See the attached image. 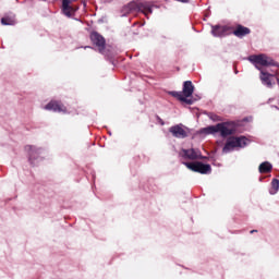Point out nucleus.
Listing matches in <instances>:
<instances>
[{
    "label": "nucleus",
    "instance_id": "6",
    "mask_svg": "<svg viewBox=\"0 0 279 279\" xmlns=\"http://www.w3.org/2000/svg\"><path fill=\"white\" fill-rule=\"evenodd\" d=\"M251 64H254L257 71H263L260 66H277L279 69V63L274 60L271 57H267V54H253L247 58Z\"/></svg>",
    "mask_w": 279,
    "mask_h": 279
},
{
    "label": "nucleus",
    "instance_id": "11",
    "mask_svg": "<svg viewBox=\"0 0 279 279\" xmlns=\"http://www.w3.org/2000/svg\"><path fill=\"white\" fill-rule=\"evenodd\" d=\"M230 34H233V36L236 38H245V36L252 34V29H250V27L243 26L242 24H238Z\"/></svg>",
    "mask_w": 279,
    "mask_h": 279
},
{
    "label": "nucleus",
    "instance_id": "2",
    "mask_svg": "<svg viewBox=\"0 0 279 279\" xmlns=\"http://www.w3.org/2000/svg\"><path fill=\"white\" fill-rule=\"evenodd\" d=\"M89 40L92 41L93 46L97 48L98 53L105 56V59L110 62L113 66H117V61L114 60V53L112 51L106 49V37L101 35L97 31H93L89 34Z\"/></svg>",
    "mask_w": 279,
    "mask_h": 279
},
{
    "label": "nucleus",
    "instance_id": "19",
    "mask_svg": "<svg viewBox=\"0 0 279 279\" xmlns=\"http://www.w3.org/2000/svg\"><path fill=\"white\" fill-rule=\"evenodd\" d=\"M279 191V180L272 179L271 181V189L269 190L270 195H276Z\"/></svg>",
    "mask_w": 279,
    "mask_h": 279
},
{
    "label": "nucleus",
    "instance_id": "15",
    "mask_svg": "<svg viewBox=\"0 0 279 279\" xmlns=\"http://www.w3.org/2000/svg\"><path fill=\"white\" fill-rule=\"evenodd\" d=\"M168 95H170L171 97H174L175 99H178V101H182V104H186L187 106H193V99H189L184 97L182 92L170 90L168 92Z\"/></svg>",
    "mask_w": 279,
    "mask_h": 279
},
{
    "label": "nucleus",
    "instance_id": "22",
    "mask_svg": "<svg viewBox=\"0 0 279 279\" xmlns=\"http://www.w3.org/2000/svg\"><path fill=\"white\" fill-rule=\"evenodd\" d=\"M189 99H192L193 104H195V101H199V99H202V97H199L198 95H195V96L192 95V97H190Z\"/></svg>",
    "mask_w": 279,
    "mask_h": 279
},
{
    "label": "nucleus",
    "instance_id": "25",
    "mask_svg": "<svg viewBox=\"0 0 279 279\" xmlns=\"http://www.w3.org/2000/svg\"><path fill=\"white\" fill-rule=\"evenodd\" d=\"M84 49H95L93 46H85Z\"/></svg>",
    "mask_w": 279,
    "mask_h": 279
},
{
    "label": "nucleus",
    "instance_id": "26",
    "mask_svg": "<svg viewBox=\"0 0 279 279\" xmlns=\"http://www.w3.org/2000/svg\"><path fill=\"white\" fill-rule=\"evenodd\" d=\"M250 232H251V234H254L255 232H258V230L253 229V230H251Z\"/></svg>",
    "mask_w": 279,
    "mask_h": 279
},
{
    "label": "nucleus",
    "instance_id": "30",
    "mask_svg": "<svg viewBox=\"0 0 279 279\" xmlns=\"http://www.w3.org/2000/svg\"><path fill=\"white\" fill-rule=\"evenodd\" d=\"M259 182H263V178H259Z\"/></svg>",
    "mask_w": 279,
    "mask_h": 279
},
{
    "label": "nucleus",
    "instance_id": "1",
    "mask_svg": "<svg viewBox=\"0 0 279 279\" xmlns=\"http://www.w3.org/2000/svg\"><path fill=\"white\" fill-rule=\"evenodd\" d=\"M239 128H241L239 121H225L216 125L201 128L196 134H204L205 136H216V134H219L220 138H230V136H234L239 132Z\"/></svg>",
    "mask_w": 279,
    "mask_h": 279
},
{
    "label": "nucleus",
    "instance_id": "7",
    "mask_svg": "<svg viewBox=\"0 0 279 279\" xmlns=\"http://www.w3.org/2000/svg\"><path fill=\"white\" fill-rule=\"evenodd\" d=\"M182 165L194 173H201V175H209V173H213L210 163H205L203 161H183Z\"/></svg>",
    "mask_w": 279,
    "mask_h": 279
},
{
    "label": "nucleus",
    "instance_id": "21",
    "mask_svg": "<svg viewBox=\"0 0 279 279\" xmlns=\"http://www.w3.org/2000/svg\"><path fill=\"white\" fill-rule=\"evenodd\" d=\"M155 119H156L157 123H159V125H165V120H162V118H160V116L156 114Z\"/></svg>",
    "mask_w": 279,
    "mask_h": 279
},
{
    "label": "nucleus",
    "instance_id": "17",
    "mask_svg": "<svg viewBox=\"0 0 279 279\" xmlns=\"http://www.w3.org/2000/svg\"><path fill=\"white\" fill-rule=\"evenodd\" d=\"M259 77L264 86H267V88H271V77H274V75H271L269 72L260 71Z\"/></svg>",
    "mask_w": 279,
    "mask_h": 279
},
{
    "label": "nucleus",
    "instance_id": "4",
    "mask_svg": "<svg viewBox=\"0 0 279 279\" xmlns=\"http://www.w3.org/2000/svg\"><path fill=\"white\" fill-rule=\"evenodd\" d=\"M250 143H252V140L247 138L245 135L230 136L226 140L222 154H230L234 151V149H245Z\"/></svg>",
    "mask_w": 279,
    "mask_h": 279
},
{
    "label": "nucleus",
    "instance_id": "9",
    "mask_svg": "<svg viewBox=\"0 0 279 279\" xmlns=\"http://www.w3.org/2000/svg\"><path fill=\"white\" fill-rule=\"evenodd\" d=\"M232 29H234L232 26L216 24L211 25L210 34L214 38H226V36H230L228 32H232Z\"/></svg>",
    "mask_w": 279,
    "mask_h": 279
},
{
    "label": "nucleus",
    "instance_id": "18",
    "mask_svg": "<svg viewBox=\"0 0 279 279\" xmlns=\"http://www.w3.org/2000/svg\"><path fill=\"white\" fill-rule=\"evenodd\" d=\"M274 171V165L269 161H264L258 166L259 173H271Z\"/></svg>",
    "mask_w": 279,
    "mask_h": 279
},
{
    "label": "nucleus",
    "instance_id": "5",
    "mask_svg": "<svg viewBox=\"0 0 279 279\" xmlns=\"http://www.w3.org/2000/svg\"><path fill=\"white\" fill-rule=\"evenodd\" d=\"M24 149L28 154V162L32 167H38V163L43 162L47 156V150L43 147L26 145Z\"/></svg>",
    "mask_w": 279,
    "mask_h": 279
},
{
    "label": "nucleus",
    "instance_id": "20",
    "mask_svg": "<svg viewBox=\"0 0 279 279\" xmlns=\"http://www.w3.org/2000/svg\"><path fill=\"white\" fill-rule=\"evenodd\" d=\"M208 118L210 119V121H214V123L221 121V117L213 112L208 114Z\"/></svg>",
    "mask_w": 279,
    "mask_h": 279
},
{
    "label": "nucleus",
    "instance_id": "12",
    "mask_svg": "<svg viewBox=\"0 0 279 279\" xmlns=\"http://www.w3.org/2000/svg\"><path fill=\"white\" fill-rule=\"evenodd\" d=\"M181 93H182L183 97H185V99L193 97V94L195 93V85H193V82L184 81Z\"/></svg>",
    "mask_w": 279,
    "mask_h": 279
},
{
    "label": "nucleus",
    "instance_id": "13",
    "mask_svg": "<svg viewBox=\"0 0 279 279\" xmlns=\"http://www.w3.org/2000/svg\"><path fill=\"white\" fill-rule=\"evenodd\" d=\"M44 110H48V112H64V106L58 100H50L45 105Z\"/></svg>",
    "mask_w": 279,
    "mask_h": 279
},
{
    "label": "nucleus",
    "instance_id": "31",
    "mask_svg": "<svg viewBox=\"0 0 279 279\" xmlns=\"http://www.w3.org/2000/svg\"><path fill=\"white\" fill-rule=\"evenodd\" d=\"M239 73V71H235V74H238Z\"/></svg>",
    "mask_w": 279,
    "mask_h": 279
},
{
    "label": "nucleus",
    "instance_id": "23",
    "mask_svg": "<svg viewBox=\"0 0 279 279\" xmlns=\"http://www.w3.org/2000/svg\"><path fill=\"white\" fill-rule=\"evenodd\" d=\"M179 1V3H189L191 0H175Z\"/></svg>",
    "mask_w": 279,
    "mask_h": 279
},
{
    "label": "nucleus",
    "instance_id": "24",
    "mask_svg": "<svg viewBox=\"0 0 279 279\" xmlns=\"http://www.w3.org/2000/svg\"><path fill=\"white\" fill-rule=\"evenodd\" d=\"M105 3H112L114 0H102Z\"/></svg>",
    "mask_w": 279,
    "mask_h": 279
},
{
    "label": "nucleus",
    "instance_id": "8",
    "mask_svg": "<svg viewBox=\"0 0 279 279\" xmlns=\"http://www.w3.org/2000/svg\"><path fill=\"white\" fill-rule=\"evenodd\" d=\"M179 158H183V160H206V156L202 155V150L197 148H182L179 151Z\"/></svg>",
    "mask_w": 279,
    "mask_h": 279
},
{
    "label": "nucleus",
    "instance_id": "10",
    "mask_svg": "<svg viewBox=\"0 0 279 279\" xmlns=\"http://www.w3.org/2000/svg\"><path fill=\"white\" fill-rule=\"evenodd\" d=\"M169 132L174 138H189V133L191 132V129L184 126V124L182 123H179L170 126Z\"/></svg>",
    "mask_w": 279,
    "mask_h": 279
},
{
    "label": "nucleus",
    "instance_id": "16",
    "mask_svg": "<svg viewBox=\"0 0 279 279\" xmlns=\"http://www.w3.org/2000/svg\"><path fill=\"white\" fill-rule=\"evenodd\" d=\"M71 10H73V8L71 7V0H62V7H61L62 14H64V16H68V19H71L73 16V13H71Z\"/></svg>",
    "mask_w": 279,
    "mask_h": 279
},
{
    "label": "nucleus",
    "instance_id": "28",
    "mask_svg": "<svg viewBox=\"0 0 279 279\" xmlns=\"http://www.w3.org/2000/svg\"><path fill=\"white\" fill-rule=\"evenodd\" d=\"M271 108H276V110H279V107H278V106H271Z\"/></svg>",
    "mask_w": 279,
    "mask_h": 279
},
{
    "label": "nucleus",
    "instance_id": "14",
    "mask_svg": "<svg viewBox=\"0 0 279 279\" xmlns=\"http://www.w3.org/2000/svg\"><path fill=\"white\" fill-rule=\"evenodd\" d=\"M1 25L4 26H12L16 25V14L13 12L5 13L1 20H0Z\"/></svg>",
    "mask_w": 279,
    "mask_h": 279
},
{
    "label": "nucleus",
    "instance_id": "29",
    "mask_svg": "<svg viewBox=\"0 0 279 279\" xmlns=\"http://www.w3.org/2000/svg\"><path fill=\"white\" fill-rule=\"evenodd\" d=\"M109 136H112V131H108Z\"/></svg>",
    "mask_w": 279,
    "mask_h": 279
},
{
    "label": "nucleus",
    "instance_id": "27",
    "mask_svg": "<svg viewBox=\"0 0 279 279\" xmlns=\"http://www.w3.org/2000/svg\"><path fill=\"white\" fill-rule=\"evenodd\" d=\"M271 101H274V98H269L267 104H271Z\"/></svg>",
    "mask_w": 279,
    "mask_h": 279
},
{
    "label": "nucleus",
    "instance_id": "3",
    "mask_svg": "<svg viewBox=\"0 0 279 279\" xmlns=\"http://www.w3.org/2000/svg\"><path fill=\"white\" fill-rule=\"evenodd\" d=\"M154 8H160L151 2H136L131 1L128 4L123 5L121 9V16L125 17L128 14H132L134 12H141L142 14H154Z\"/></svg>",
    "mask_w": 279,
    "mask_h": 279
}]
</instances>
